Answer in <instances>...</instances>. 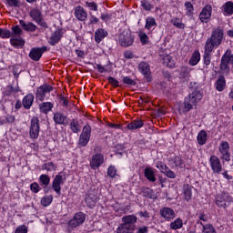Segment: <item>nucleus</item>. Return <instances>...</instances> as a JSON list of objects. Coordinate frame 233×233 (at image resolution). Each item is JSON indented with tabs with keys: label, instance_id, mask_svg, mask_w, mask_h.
<instances>
[{
	"label": "nucleus",
	"instance_id": "f257e3e1",
	"mask_svg": "<svg viewBox=\"0 0 233 233\" xmlns=\"http://www.w3.org/2000/svg\"><path fill=\"white\" fill-rule=\"evenodd\" d=\"M223 39H225V30L223 27L218 26L213 29L211 35L206 40L204 48L214 51L221 46Z\"/></svg>",
	"mask_w": 233,
	"mask_h": 233
},
{
	"label": "nucleus",
	"instance_id": "f03ea898",
	"mask_svg": "<svg viewBox=\"0 0 233 233\" xmlns=\"http://www.w3.org/2000/svg\"><path fill=\"white\" fill-rule=\"evenodd\" d=\"M137 217L136 215H127L122 218V223L116 228V233H134Z\"/></svg>",
	"mask_w": 233,
	"mask_h": 233
},
{
	"label": "nucleus",
	"instance_id": "7ed1b4c3",
	"mask_svg": "<svg viewBox=\"0 0 233 233\" xmlns=\"http://www.w3.org/2000/svg\"><path fill=\"white\" fill-rule=\"evenodd\" d=\"M203 99V95H201V91L194 90L192 93H190L187 96L185 97L184 103H183V114H187V112H190L199 101Z\"/></svg>",
	"mask_w": 233,
	"mask_h": 233
},
{
	"label": "nucleus",
	"instance_id": "20e7f679",
	"mask_svg": "<svg viewBox=\"0 0 233 233\" xmlns=\"http://www.w3.org/2000/svg\"><path fill=\"white\" fill-rule=\"evenodd\" d=\"M29 16L31 17L32 21L35 22L38 26L46 30L48 28V24L45 21L43 16V13L40 11L39 8L35 7L31 9L29 12Z\"/></svg>",
	"mask_w": 233,
	"mask_h": 233
},
{
	"label": "nucleus",
	"instance_id": "39448f33",
	"mask_svg": "<svg viewBox=\"0 0 233 233\" xmlns=\"http://www.w3.org/2000/svg\"><path fill=\"white\" fill-rule=\"evenodd\" d=\"M136 36L132 34V31H123L118 35V43L120 46L124 48H128L134 45Z\"/></svg>",
	"mask_w": 233,
	"mask_h": 233
},
{
	"label": "nucleus",
	"instance_id": "423d86ee",
	"mask_svg": "<svg viewBox=\"0 0 233 233\" xmlns=\"http://www.w3.org/2000/svg\"><path fill=\"white\" fill-rule=\"evenodd\" d=\"M228 65H233V54L230 49L226 50L220 59L219 68L221 72H230V66Z\"/></svg>",
	"mask_w": 233,
	"mask_h": 233
},
{
	"label": "nucleus",
	"instance_id": "0eeeda50",
	"mask_svg": "<svg viewBox=\"0 0 233 233\" xmlns=\"http://www.w3.org/2000/svg\"><path fill=\"white\" fill-rule=\"evenodd\" d=\"M233 197L228 192H221L220 194L216 195L215 203L218 208H227V203H232Z\"/></svg>",
	"mask_w": 233,
	"mask_h": 233
},
{
	"label": "nucleus",
	"instance_id": "6e6552de",
	"mask_svg": "<svg viewBox=\"0 0 233 233\" xmlns=\"http://www.w3.org/2000/svg\"><path fill=\"white\" fill-rule=\"evenodd\" d=\"M41 132L39 116H33L30 120L29 136L31 139H37Z\"/></svg>",
	"mask_w": 233,
	"mask_h": 233
},
{
	"label": "nucleus",
	"instance_id": "1a4fd4ad",
	"mask_svg": "<svg viewBox=\"0 0 233 233\" xmlns=\"http://www.w3.org/2000/svg\"><path fill=\"white\" fill-rule=\"evenodd\" d=\"M167 165L172 170H179L185 168V160L180 155H174L167 158Z\"/></svg>",
	"mask_w": 233,
	"mask_h": 233
},
{
	"label": "nucleus",
	"instance_id": "9d476101",
	"mask_svg": "<svg viewBox=\"0 0 233 233\" xmlns=\"http://www.w3.org/2000/svg\"><path fill=\"white\" fill-rule=\"evenodd\" d=\"M86 220V214L83 213V211L76 212L74 217L67 222V227L70 228H77V227H81L83 223Z\"/></svg>",
	"mask_w": 233,
	"mask_h": 233
},
{
	"label": "nucleus",
	"instance_id": "9b49d317",
	"mask_svg": "<svg viewBox=\"0 0 233 233\" xmlns=\"http://www.w3.org/2000/svg\"><path fill=\"white\" fill-rule=\"evenodd\" d=\"M54 91V86L48 84H44L36 88L35 92V99L36 101H40L43 103L45 98L46 97V94H50V92Z\"/></svg>",
	"mask_w": 233,
	"mask_h": 233
},
{
	"label": "nucleus",
	"instance_id": "f8f14e48",
	"mask_svg": "<svg viewBox=\"0 0 233 233\" xmlns=\"http://www.w3.org/2000/svg\"><path fill=\"white\" fill-rule=\"evenodd\" d=\"M138 72L142 74L147 83H152V71L150 70V64L146 61H141L138 64Z\"/></svg>",
	"mask_w": 233,
	"mask_h": 233
},
{
	"label": "nucleus",
	"instance_id": "ddd939ff",
	"mask_svg": "<svg viewBox=\"0 0 233 233\" xmlns=\"http://www.w3.org/2000/svg\"><path fill=\"white\" fill-rule=\"evenodd\" d=\"M85 201L88 208H94V207H96V205H97L99 201V197L97 196V190L96 189L88 190L86 193Z\"/></svg>",
	"mask_w": 233,
	"mask_h": 233
},
{
	"label": "nucleus",
	"instance_id": "4468645a",
	"mask_svg": "<svg viewBox=\"0 0 233 233\" xmlns=\"http://www.w3.org/2000/svg\"><path fill=\"white\" fill-rule=\"evenodd\" d=\"M103 163H105V155L103 153H95L89 159V165L92 170H97Z\"/></svg>",
	"mask_w": 233,
	"mask_h": 233
},
{
	"label": "nucleus",
	"instance_id": "2eb2a0df",
	"mask_svg": "<svg viewBox=\"0 0 233 233\" xmlns=\"http://www.w3.org/2000/svg\"><path fill=\"white\" fill-rule=\"evenodd\" d=\"M209 166L213 174H221L223 172V165L218 156L211 155L209 157Z\"/></svg>",
	"mask_w": 233,
	"mask_h": 233
},
{
	"label": "nucleus",
	"instance_id": "dca6fc26",
	"mask_svg": "<svg viewBox=\"0 0 233 233\" xmlns=\"http://www.w3.org/2000/svg\"><path fill=\"white\" fill-rule=\"evenodd\" d=\"M198 19L201 23L207 24L212 19V5L207 4L198 15Z\"/></svg>",
	"mask_w": 233,
	"mask_h": 233
},
{
	"label": "nucleus",
	"instance_id": "f3484780",
	"mask_svg": "<svg viewBox=\"0 0 233 233\" xmlns=\"http://www.w3.org/2000/svg\"><path fill=\"white\" fill-rule=\"evenodd\" d=\"M63 35H65V29L63 27H59L55 30L48 40V43L51 46H56V45L59 44L61 39H63Z\"/></svg>",
	"mask_w": 233,
	"mask_h": 233
},
{
	"label": "nucleus",
	"instance_id": "a211bd4d",
	"mask_svg": "<svg viewBox=\"0 0 233 233\" xmlns=\"http://www.w3.org/2000/svg\"><path fill=\"white\" fill-rule=\"evenodd\" d=\"M221 154L220 159H223L227 163L230 161V144L227 141H222L218 147Z\"/></svg>",
	"mask_w": 233,
	"mask_h": 233
},
{
	"label": "nucleus",
	"instance_id": "6ab92c4d",
	"mask_svg": "<svg viewBox=\"0 0 233 233\" xmlns=\"http://www.w3.org/2000/svg\"><path fill=\"white\" fill-rule=\"evenodd\" d=\"M156 167L158 170H160L161 174H164L167 176V177H169V179H176V173L170 169L167 164H165L162 161H157L156 163Z\"/></svg>",
	"mask_w": 233,
	"mask_h": 233
},
{
	"label": "nucleus",
	"instance_id": "aec40b11",
	"mask_svg": "<svg viewBox=\"0 0 233 233\" xmlns=\"http://www.w3.org/2000/svg\"><path fill=\"white\" fill-rule=\"evenodd\" d=\"M48 50V47L46 46H44L42 47H33L29 52V57L32 59V61H39L41 57H43V55L45 52Z\"/></svg>",
	"mask_w": 233,
	"mask_h": 233
},
{
	"label": "nucleus",
	"instance_id": "412c9836",
	"mask_svg": "<svg viewBox=\"0 0 233 233\" xmlns=\"http://www.w3.org/2000/svg\"><path fill=\"white\" fill-rule=\"evenodd\" d=\"M61 185H65V180L63 179V176L59 173L55 176L51 186L57 196H61Z\"/></svg>",
	"mask_w": 233,
	"mask_h": 233
},
{
	"label": "nucleus",
	"instance_id": "4be33fe9",
	"mask_svg": "<svg viewBox=\"0 0 233 233\" xmlns=\"http://www.w3.org/2000/svg\"><path fill=\"white\" fill-rule=\"evenodd\" d=\"M160 216L164 218L166 221H172V219H176V211L172 209V208L164 207L160 208Z\"/></svg>",
	"mask_w": 233,
	"mask_h": 233
},
{
	"label": "nucleus",
	"instance_id": "5701e85b",
	"mask_svg": "<svg viewBox=\"0 0 233 233\" xmlns=\"http://www.w3.org/2000/svg\"><path fill=\"white\" fill-rule=\"evenodd\" d=\"M67 119H68V116L63 114V112L57 111L53 114V121L55 125L66 126L68 125V121H66Z\"/></svg>",
	"mask_w": 233,
	"mask_h": 233
},
{
	"label": "nucleus",
	"instance_id": "b1692460",
	"mask_svg": "<svg viewBox=\"0 0 233 233\" xmlns=\"http://www.w3.org/2000/svg\"><path fill=\"white\" fill-rule=\"evenodd\" d=\"M145 127V123L141 119H135L128 123L127 127L122 128L123 132H126V130H137L139 128H143Z\"/></svg>",
	"mask_w": 233,
	"mask_h": 233
},
{
	"label": "nucleus",
	"instance_id": "393cba45",
	"mask_svg": "<svg viewBox=\"0 0 233 233\" xmlns=\"http://www.w3.org/2000/svg\"><path fill=\"white\" fill-rule=\"evenodd\" d=\"M75 17L78 21L85 22L86 21V17H88V13L85 10V7L77 5L75 8Z\"/></svg>",
	"mask_w": 233,
	"mask_h": 233
},
{
	"label": "nucleus",
	"instance_id": "a878e982",
	"mask_svg": "<svg viewBox=\"0 0 233 233\" xmlns=\"http://www.w3.org/2000/svg\"><path fill=\"white\" fill-rule=\"evenodd\" d=\"M19 25L24 32L34 33L37 31V25L33 22H25V20H19Z\"/></svg>",
	"mask_w": 233,
	"mask_h": 233
},
{
	"label": "nucleus",
	"instance_id": "bb28decb",
	"mask_svg": "<svg viewBox=\"0 0 233 233\" xmlns=\"http://www.w3.org/2000/svg\"><path fill=\"white\" fill-rule=\"evenodd\" d=\"M38 183L40 187H43L45 194H48L50 188H48V185H50V176L46 174H42L38 177Z\"/></svg>",
	"mask_w": 233,
	"mask_h": 233
},
{
	"label": "nucleus",
	"instance_id": "cd10ccee",
	"mask_svg": "<svg viewBox=\"0 0 233 233\" xmlns=\"http://www.w3.org/2000/svg\"><path fill=\"white\" fill-rule=\"evenodd\" d=\"M34 99H35V96H34V94L32 93H29L23 97L22 105L25 110H30V108H32V105H34Z\"/></svg>",
	"mask_w": 233,
	"mask_h": 233
},
{
	"label": "nucleus",
	"instance_id": "c85d7f7f",
	"mask_svg": "<svg viewBox=\"0 0 233 233\" xmlns=\"http://www.w3.org/2000/svg\"><path fill=\"white\" fill-rule=\"evenodd\" d=\"M221 13L225 17H230V15H233V2L228 1L225 4H223L221 7Z\"/></svg>",
	"mask_w": 233,
	"mask_h": 233
},
{
	"label": "nucleus",
	"instance_id": "c756f323",
	"mask_svg": "<svg viewBox=\"0 0 233 233\" xmlns=\"http://www.w3.org/2000/svg\"><path fill=\"white\" fill-rule=\"evenodd\" d=\"M105 37H108V31H106L105 28H98L95 32V42L99 45Z\"/></svg>",
	"mask_w": 233,
	"mask_h": 233
},
{
	"label": "nucleus",
	"instance_id": "7c9ffc66",
	"mask_svg": "<svg viewBox=\"0 0 233 233\" xmlns=\"http://www.w3.org/2000/svg\"><path fill=\"white\" fill-rule=\"evenodd\" d=\"M183 194L185 201H191L192 200V190H194V186H190V184H184L183 187Z\"/></svg>",
	"mask_w": 233,
	"mask_h": 233
},
{
	"label": "nucleus",
	"instance_id": "2f4dec72",
	"mask_svg": "<svg viewBox=\"0 0 233 233\" xmlns=\"http://www.w3.org/2000/svg\"><path fill=\"white\" fill-rule=\"evenodd\" d=\"M140 190L144 198H147V199H157V195H156L154 189L148 187H142Z\"/></svg>",
	"mask_w": 233,
	"mask_h": 233
},
{
	"label": "nucleus",
	"instance_id": "473e14b6",
	"mask_svg": "<svg viewBox=\"0 0 233 233\" xmlns=\"http://www.w3.org/2000/svg\"><path fill=\"white\" fill-rule=\"evenodd\" d=\"M38 108L41 114H48L52 112V108H54V103L52 102H42L38 105Z\"/></svg>",
	"mask_w": 233,
	"mask_h": 233
},
{
	"label": "nucleus",
	"instance_id": "72a5a7b5",
	"mask_svg": "<svg viewBox=\"0 0 233 233\" xmlns=\"http://www.w3.org/2000/svg\"><path fill=\"white\" fill-rule=\"evenodd\" d=\"M21 92V88L19 87V85H17L15 87L12 85H8L5 89H4V96L5 97H10L12 94H19Z\"/></svg>",
	"mask_w": 233,
	"mask_h": 233
},
{
	"label": "nucleus",
	"instance_id": "f704fd0d",
	"mask_svg": "<svg viewBox=\"0 0 233 233\" xmlns=\"http://www.w3.org/2000/svg\"><path fill=\"white\" fill-rule=\"evenodd\" d=\"M69 128L73 134H79V132H81V124L79 123V119H71L69 123Z\"/></svg>",
	"mask_w": 233,
	"mask_h": 233
},
{
	"label": "nucleus",
	"instance_id": "c9c22d12",
	"mask_svg": "<svg viewBox=\"0 0 233 233\" xmlns=\"http://www.w3.org/2000/svg\"><path fill=\"white\" fill-rule=\"evenodd\" d=\"M156 26H157V22H156V18H154L153 16H147L146 18L145 25L146 30L152 32L153 30H155Z\"/></svg>",
	"mask_w": 233,
	"mask_h": 233
},
{
	"label": "nucleus",
	"instance_id": "e433bc0d",
	"mask_svg": "<svg viewBox=\"0 0 233 233\" xmlns=\"http://www.w3.org/2000/svg\"><path fill=\"white\" fill-rule=\"evenodd\" d=\"M144 176L150 183H156V173L152 167H146L144 170Z\"/></svg>",
	"mask_w": 233,
	"mask_h": 233
},
{
	"label": "nucleus",
	"instance_id": "4c0bfd02",
	"mask_svg": "<svg viewBox=\"0 0 233 233\" xmlns=\"http://www.w3.org/2000/svg\"><path fill=\"white\" fill-rule=\"evenodd\" d=\"M199 61H201V53H199V50H195L188 61V65L190 66H196Z\"/></svg>",
	"mask_w": 233,
	"mask_h": 233
},
{
	"label": "nucleus",
	"instance_id": "58836bf2",
	"mask_svg": "<svg viewBox=\"0 0 233 233\" xmlns=\"http://www.w3.org/2000/svg\"><path fill=\"white\" fill-rule=\"evenodd\" d=\"M226 86L227 80L225 79V76L220 75L216 82V89L218 90V92H223Z\"/></svg>",
	"mask_w": 233,
	"mask_h": 233
},
{
	"label": "nucleus",
	"instance_id": "ea45409f",
	"mask_svg": "<svg viewBox=\"0 0 233 233\" xmlns=\"http://www.w3.org/2000/svg\"><path fill=\"white\" fill-rule=\"evenodd\" d=\"M212 52L213 51L211 49L204 47L203 61L206 66H210V63H212Z\"/></svg>",
	"mask_w": 233,
	"mask_h": 233
},
{
	"label": "nucleus",
	"instance_id": "a19ab883",
	"mask_svg": "<svg viewBox=\"0 0 233 233\" xmlns=\"http://www.w3.org/2000/svg\"><path fill=\"white\" fill-rule=\"evenodd\" d=\"M207 137H208V134H207V131L204 129L200 130L197 136V141L200 147H203V145H206L207 143Z\"/></svg>",
	"mask_w": 233,
	"mask_h": 233
},
{
	"label": "nucleus",
	"instance_id": "79ce46f5",
	"mask_svg": "<svg viewBox=\"0 0 233 233\" xmlns=\"http://www.w3.org/2000/svg\"><path fill=\"white\" fill-rule=\"evenodd\" d=\"M42 170H46V172H56L57 170V164L52 161L46 162L42 165Z\"/></svg>",
	"mask_w": 233,
	"mask_h": 233
},
{
	"label": "nucleus",
	"instance_id": "37998d69",
	"mask_svg": "<svg viewBox=\"0 0 233 233\" xmlns=\"http://www.w3.org/2000/svg\"><path fill=\"white\" fill-rule=\"evenodd\" d=\"M26 42L23 38H11L10 39V45L11 46H14V48H23L25 46V44Z\"/></svg>",
	"mask_w": 233,
	"mask_h": 233
},
{
	"label": "nucleus",
	"instance_id": "c03bdc74",
	"mask_svg": "<svg viewBox=\"0 0 233 233\" xmlns=\"http://www.w3.org/2000/svg\"><path fill=\"white\" fill-rule=\"evenodd\" d=\"M172 25L176 26V28H179V30H185V24L183 23V19L179 17H174L170 20Z\"/></svg>",
	"mask_w": 233,
	"mask_h": 233
},
{
	"label": "nucleus",
	"instance_id": "a18cd8bd",
	"mask_svg": "<svg viewBox=\"0 0 233 233\" xmlns=\"http://www.w3.org/2000/svg\"><path fill=\"white\" fill-rule=\"evenodd\" d=\"M127 150V147L125 146V144H116L115 146V154L116 156H120V157H122V156H124L126 154Z\"/></svg>",
	"mask_w": 233,
	"mask_h": 233
},
{
	"label": "nucleus",
	"instance_id": "49530a36",
	"mask_svg": "<svg viewBox=\"0 0 233 233\" xmlns=\"http://www.w3.org/2000/svg\"><path fill=\"white\" fill-rule=\"evenodd\" d=\"M52 201H54V196L46 195L41 198L40 203L42 207H50V205H52Z\"/></svg>",
	"mask_w": 233,
	"mask_h": 233
},
{
	"label": "nucleus",
	"instance_id": "de8ad7c7",
	"mask_svg": "<svg viewBox=\"0 0 233 233\" xmlns=\"http://www.w3.org/2000/svg\"><path fill=\"white\" fill-rule=\"evenodd\" d=\"M171 230H179V228H183V219L177 218L173 222L170 223Z\"/></svg>",
	"mask_w": 233,
	"mask_h": 233
},
{
	"label": "nucleus",
	"instance_id": "09e8293b",
	"mask_svg": "<svg viewBox=\"0 0 233 233\" xmlns=\"http://www.w3.org/2000/svg\"><path fill=\"white\" fill-rule=\"evenodd\" d=\"M163 64L165 66H167V68H176V63L174 62V59H172V56H166L163 58Z\"/></svg>",
	"mask_w": 233,
	"mask_h": 233
},
{
	"label": "nucleus",
	"instance_id": "8fccbe9b",
	"mask_svg": "<svg viewBox=\"0 0 233 233\" xmlns=\"http://www.w3.org/2000/svg\"><path fill=\"white\" fill-rule=\"evenodd\" d=\"M184 6L186 8V15L192 17L194 15V5H192V2H185Z\"/></svg>",
	"mask_w": 233,
	"mask_h": 233
},
{
	"label": "nucleus",
	"instance_id": "3c124183",
	"mask_svg": "<svg viewBox=\"0 0 233 233\" xmlns=\"http://www.w3.org/2000/svg\"><path fill=\"white\" fill-rule=\"evenodd\" d=\"M80 136H84L86 137H92V127L89 124H86L82 128V133Z\"/></svg>",
	"mask_w": 233,
	"mask_h": 233
},
{
	"label": "nucleus",
	"instance_id": "603ef678",
	"mask_svg": "<svg viewBox=\"0 0 233 233\" xmlns=\"http://www.w3.org/2000/svg\"><path fill=\"white\" fill-rule=\"evenodd\" d=\"M107 176L111 179H116V177H117V167L113 165L109 166L107 168Z\"/></svg>",
	"mask_w": 233,
	"mask_h": 233
},
{
	"label": "nucleus",
	"instance_id": "864d4df0",
	"mask_svg": "<svg viewBox=\"0 0 233 233\" xmlns=\"http://www.w3.org/2000/svg\"><path fill=\"white\" fill-rule=\"evenodd\" d=\"M140 3L146 12H152L154 5L148 0H141Z\"/></svg>",
	"mask_w": 233,
	"mask_h": 233
},
{
	"label": "nucleus",
	"instance_id": "5fc2aeb1",
	"mask_svg": "<svg viewBox=\"0 0 233 233\" xmlns=\"http://www.w3.org/2000/svg\"><path fill=\"white\" fill-rule=\"evenodd\" d=\"M138 37L140 39V43L141 45L145 46V45H148L149 43V38H148V35H147V33L141 31L138 33Z\"/></svg>",
	"mask_w": 233,
	"mask_h": 233
},
{
	"label": "nucleus",
	"instance_id": "6e6d98bb",
	"mask_svg": "<svg viewBox=\"0 0 233 233\" xmlns=\"http://www.w3.org/2000/svg\"><path fill=\"white\" fill-rule=\"evenodd\" d=\"M0 37L1 39H10L12 37V32L6 28H0Z\"/></svg>",
	"mask_w": 233,
	"mask_h": 233
},
{
	"label": "nucleus",
	"instance_id": "4d7b16f0",
	"mask_svg": "<svg viewBox=\"0 0 233 233\" xmlns=\"http://www.w3.org/2000/svg\"><path fill=\"white\" fill-rule=\"evenodd\" d=\"M88 143H90V137H85L83 135L79 136V138H78L79 147H86Z\"/></svg>",
	"mask_w": 233,
	"mask_h": 233
},
{
	"label": "nucleus",
	"instance_id": "13d9d810",
	"mask_svg": "<svg viewBox=\"0 0 233 233\" xmlns=\"http://www.w3.org/2000/svg\"><path fill=\"white\" fill-rule=\"evenodd\" d=\"M188 76H190V70L188 69V67H182L179 72L180 79H188Z\"/></svg>",
	"mask_w": 233,
	"mask_h": 233
},
{
	"label": "nucleus",
	"instance_id": "bf43d9fd",
	"mask_svg": "<svg viewBox=\"0 0 233 233\" xmlns=\"http://www.w3.org/2000/svg\"><path fill=\"white\" fill-rule=\"evenodd\" d=\"M30 190L33 194H39L41 192L42 188L41 186L37 182H33L30 184Z\"/></svg>",
	"mask_w": 233,
	"mask_h": 233
},
{
	"label": "nucleus",
	"instance_id": "052dcab7",
	"mask_svg": "<svg viewBox=\"0 0 233 233\" xmlns=\"http://www.w3.org/2000/svg\"><path fill=\"white\" fill-rule=\"evenodd\" d=\"M85 3H86V6H87L88 10H90L91 12H97V8H98L97 3L88 2V1H86Z\"/></svg>",
	"mask_w": 233,
	"mask_h": 233
},
{
	"label": "nucleus",
	"instance_id": "680f3d73",
	"mask_svg": "<svg viewBox=\"0 0 233 233\" xmlns=\"http://www.w3.org/2000/svg\"><path fill=\"white\" fill-rule=\"evenodd\" d=\"M204 233H218L212 224H206L203 229Z\"/></svg>",
	"mask_w": 233,
	"mask_h": 233
},
{
	"label": "nucleus",
	"instance_id": "e2e57ef3",
	"mask_svg": "<svg viewBox=\"0 0 233 233\" xmlns=\"http://www.w3.org/2000/svg\"><path fill=\"white\" fill-rule=\"evenodd\" d=\"M124 85H128V86H136V82L130 76H124L122 79Z\"/></svg>",
	"mask_w": 233,
	"mask_h": 233
},
{
	"label": "nucleus",
	"instance_id": "0e129e2a",
	"mask_svg": "<svg viewBox=\"0 0 233 233\" xmlns=\"http://www.w3.org/2000/svg\"><path fill=\"white\" fill-rule=\"evenodd\" d=\"M5 2L8 6H11L13 8H19V6H21V3L19 2V0H5Z\"/></svg>",
	"mask_w": 233,
	"mask_h": 233
},
{
	"label": "nucleus",
	"instance_id": "69168bd1",
	"mask_svg": "<svg viewBox=\"0 0 233 233\" xmlns=\"http://www.w3.org/2000/svg\"><path fill=\"white\" fill-rule=\"evenodd\" d=\"M107 82L109 85H111V86H114V88L119 87V81L113 76H108Z\"/></svg>",
	"mask_w": 233,
	"mask_h": 233
},
{
	"label": "nucleus",
	"instance_id": "338daca9",
	"mask_svg": "<svg viewBox=\"0 0 233 233\" xmlns=\"http://www.w3.org/2000/svg\"><path fill=\"white\" fill-rule=\"evenodd\" d=\"M15 233H28V227L20 225L15 228Z\"/></svg>",
	"mask_w": 233,
	"mask_h": 233
},
{
	"label": "nucleus",
	"instance_id": "774afa93",
	"mask_svg": "<svg viewBox=\"0 0 233 233\" xmlns=\"http://www.w3.org/2000/svg\"><path fill=\"white\" fill-rule=\"evenodd\" d=\"M100 19L104 21V23H108L112 19V14H108V13L102 14L100 16Z\"/></svg>",
	"mask_w": 233,
	"mask_h": 233
}]
</instances>
